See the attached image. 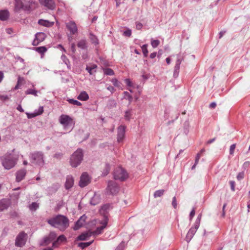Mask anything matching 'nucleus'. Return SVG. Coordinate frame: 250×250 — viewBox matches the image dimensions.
Instances as JSON below:
<instances>
[{
  "instance_id": "f257e3e1",
  "label": "nucleus",
  "mask_w": 250,
  "mask_h": 250,
  "mask_svg": "<svg viewBox=\"0 0 250 250\" xmlns=\"http://www.w3.org/2000/svg\"><path fill=\"white\" fill-rule=\"evenodd\" d=\"M48 224L62 231H64L69 226V220L64 215L58 214L47 220Z\"/></svg>"
},
{
  "instance_id": "f03ea898",
  "label": "nucleus",
  "mask_w": 250,
  "mask_h": 250,
  "mask_svg": "<svg viewBox=\"0 0 250 250\" xmlns=\"http://www.w3.org/2000/svg\"><path fill=\"white\" fill-rule=\"evenodd\" d=\"M83 150L78 148L70 156L69 163L71 166L75 168L80 166L83 160Z\"/></svg>"
},
{
  "instance_id": "7ed1b4c3",
  "label": "nucleus",
  "mask_w": 250,
  "mask_h": 250,
  "mask_svg": "<svg viewBox=\"0 0 250 250\" xmlns=\"http://www.w3.org/2000/svg\"><path fill=\"white\" fill-rule=\"evenodd\" d=\"M17 160V157L14 156L11 153H7L1 157L2 165L6 169H10L13 167L15 166Z\"/></svg>"
},
{
  "instance_id": "20e7f679",
  "label": "nucleus",
  "mask_w": 250,
  "mask_h": 250,
  "mask_svg": "<svg viewBox=\"0 0 250 250\" xmlns=\"http://www.w3.org/2000/svg\"><path fill=\"white\" fill-rule=\"evenodd\" d=\"M29 157L31 163L40 167L44 165V154L42 151H34L31 153Z\"/></svg>"
},
{
  "instance_id": "39448f33",
  "label": "nucleus",
  "mask_w": 250,
  "mask_h": 250,
  "mask_svg": "<svg viewBox=\"0 0 250 250\" xmlns=\"http://www.w3.org/2000/svg\"><path fill=\"white\" fill-rule=\"evenodd\" d=\"M113 176L115 180H118L120 181H125L127 179L128 174L124 168L119 167L114 169Z\"/></svg>"
},
{
  "instance_id": "423d86ee",
  "label": "nucleus",
  "mask_w": 250,
  "mask_h": 250,
  "mask_svg": "<svg viewBox=\"0 0 250 250\" xmlns=\"http://www.w3.org/2000/svg\"><path fill=\"white\" fill-rule=\"evenodd\" d=\"M59 122L65 128L68 127L73 128L75 125V122L73 119L67 115L62 114L61 115L59 118Z\"/></svg>"
},
{
  "instance_id": "0eeeda50",
  "label": "nucleus",
  "mask_w": 250,
  "mask_h": 250,
  "mask_svg": "<svg viewBox=\"0 0 250 250\" xmlns=\"http://www.w3.org/2000/svg\"><path fill=\"white\" fill-rule=\"evenodd\" d=\"M120 190V187L115 181L110 180L108 182L106 188L108 194L115 195L119 192Z\"/></svg>"
},
{
  "instance_id": "6e6552de",
  "label": "nucleus",
  "mask_w": 250,
  "mask_h": 250,
  "mask_svg": "<svg viewBox=\"0 0 250 250\" xmlns=\"http://www.w3.org/2000/svg\"><path fill=\"white\" fill-rule=\"evenodd\" d=\"M27 234L24 231H21L17 235L15 240V246L18 247H22L25 245Z\"/></svg>"
},
{
  "instance_id": "1a4fd4ad",
  "label": "nucleus",
  "mask_w": 250,
  "mask_h": 250,
  "mask_svg": "<svg viewBox=\"0 0 250 250\" xmlns=\"http://www.w3.org/2000/svg\"><path fill=\"white\" fill-rule=\"evenodd\" d=\"M108 221V218L106 214L104 215V219L103 220L101 223L102 226L97 227L96 229L93 231H91L92 235H98L101 234L103 232V229L106 227Z\"/></svg>"
},
{
  "instance_id": "9d476101",
  "label": "nucleus",
  "mask_w": 250,
  "mask_h": 250,
  "mask_svg": "<svg viewBox=\"0 0 250 250\" xmlns=\"http://www.w3.org/2000/svg\"><path fill=\"white\" fill-rule=\"evenodd\" d=\"M57 237V234L54 231L50 232L48 236L44 237L40 245L41 246H46L51 242L54 240Z\"/></svg>"
},
{
  "instance_id": "9b49d317",
  "label": "nucleus",
  "mask_w": 250,
  "mask_h": 250,
  "mask_svg": "<svg viewBox=\"0 0 250 250\" xmlns=\"http://www.w3.org/2000/svg\"><path fill=\"white\" fill-rule=\"evenodd\" d=\"M126 127L125 125H121L117 128V142L119 143H122L125 138Z\"/></svg>"
},
{
  "instance_id": "f8f14e48",
  "label": "nucleus",
  "mask_w": 250,
  "mask_h": 250,
  "mask_svg": "<svg viewBox=\"0 0 250 250\" xmlns=\"http://www.w3.org/2000/svg\"><path fill=\"white\" fill-rule=\"evenodd\" d=\"M90 181L89 175L86 172H83L81 176L79 185L81 188H84L88 185Z\"/></svg>"
},
{
  "instance_id": "ddd939ff",
  "label": "nucleus",
  "mask_w": 250,
  "mask_h": 250,
  "mask_svg": "<svg viewBox=\"0 0 250 250\" xmlns=\"http://www.w3.org/2000/svg\"><path fill=\"white\" fill-rule=\"evenodd\" d=\"M46 37V34L43 32L37 33L35 35V39L32 42L34 46L38 45L40 43L43 42Z\"/></svg>"
},
{
  "instance_id": "4468645a",
  "label": "nucleus",
  "mask_w": 250,
  "mask_h": 250,
  "mask_svg": "<svg viewBox=\"0 0 250 250\" xmlns=\"http://www.w3.org/2000/svg\"><path fill=\"white\" fill-rule=\"evenodd\" d=\"M87 218V216L83 214L81 216L80 218L75 222L74 226L73 227V229L74 230H77L79 229L83 225L84 223Z\"/></svg>"
},
{
  "instance_id": "2eb2a0df",
  "label": "nucleus",
  "mask_w": 250,
  "mask_h": 250,
  "mask_svg": "<svg viewBox=\"0 0 250 250\" xmlns=\"http://www.w3.org/2000/svg\"><path fill=\"white\" fill-rule=\"evenodd\" d=\"M66 27L72 35L75 34L78 32L77 26L74 21H70L66 23Z\"/></svg>"
},
{
  "instance_id": "dca6fc26",
  "label": "nucleus",
  "mask_w": 250,
  "mask_h": 250,
  "mask_svg": "<svg viewBox=\"0 0 250 250\" xmlns=\"http://www.w3.org/2000/svg\"><path fill=\"white\" fill-rule=\"evenodd\" d=\"M199 227L198 226L196 227L195 225H194V226L189 229L186 237V240L188 243H189L193 238Z\"/></svg>"
},
{
  "instance_id": "f3484780",
  "label": "nucleus",
  "mask_w": 250,
  "mask_h": 250,
  "mask_svg": "<svg viewBox=\"0 0 250 250\" xmlns=\"http://www.w3.org/2000/svg\"><path fill=\"white\" fill-rule=\"evenodd\" d=\"M27 171L25 169L22 168L17 171L16 173V181L17 182L21 181L26 176Z\"/></svg>"
},
{
  "instance_id": "a211bd4d",
  "label": "nucleus",
  "mask_w": 250,
  "mask_h": 250,
  "mask_svg": "<svg viewBox=\"0 0 250 250\" xmlns=\"http://www.w3.org/2000/svg\"><path fill=\"white\" fill-rule=\"evenodd\" d=\"M92 235L90 230L82 233L77 238V241H85Z\"/></svg>"
},
{
  "instance_id": "6ab92c4d",
  "label": "nucleus",
  "mask_w": 250,
  "mask_h": 250,
  "mask_svg": "<svg viewBox=\"0 0 250 250\" xmlns=\"http://www.w3.org/2000/svg\"><path fill=\"white\" fill-rule=\"evenodd\" d=\"M74 180L71 175H68L66 177V182L64 187L66 189H69L73 187L74 185Z\"/></svg>"
},
{
  "instance_id": "aec40b11",
  "label": "nucleus",
  "mask_w": 250,
  "mask_h": 250,
  "mask_svg": "<svg viewBox=\"0 0 250 250\" xmlns=\"http://www.w3.org/2000/svg\"><path fill=\"white\" fill-rule=\"evenodd\" d=\"M66 241V237L63 235H60L52 243V247L54 248H57L60 243Z\"/></svg>"
},
{
  "instance_id": "412c9836",
  "label": "nucleus",
  "mask_w": 250,
  "mask_h": 250,
  "mask_svg": "<svg viewBox=\"0 0 250 250\" xmlns=\"http://www.w3.org/2000/svg\"><path fill=\"white\" fill-rule=\"evenodd\" d=\"M40 3L50 9H53L55 8L54 2L52 0H39Z\"/></svg>"
},
{
  "instance_id": "4be33fe9",
  "label": "nucleus",
  "mask_w": 250,
  "mask_h": 250,
  "mask_svg": "<svg viewBox=\"0 0 250 250\" xmlns=\"http://www.w3.org/2000/svg\"><path fill=\"white\" fill-rule=\"evenodd\" d=\"M10 205V202L8 200L3 199L0 200V211L7 209Z\"/></svg>"
},
{
  "instance_id": "5701e85b",
  "label": "nucleus",
  "mask_w": 250,
  "mask_h": 250,
  "mask_svg": "<svg viewBox=\"0 0 250 250\" xmlns=\"http://www.w3.org/2000/svg\"><path fill=\"white\" fill-rule=\"evenodd\" d=\"M97 65L96 64H90V65H87L85 70L89 73L90 75H93L96 72Z\"/></svg>"
},
{
  "instance_id": "b1692460",
  "label": "nucleus",
  "mask_w": 250,
  "mask_h": 250,
  "mask_svg": "<svg viewBox=\"0 0 250 250\" xmlns=\"http://www.w3.org/2000/svg\"><path fill=\"white\" fill-rule=\"evenodd\" d=\"M110 205L109 204H104L101 207L100 210L101 214H103L104 219V215L106 214L108 217V210L109 209Z\"/></svg>"
},
{
  "instance_id": "393cba45",
  "label": "nucleus",
  "mask_w": 250,
  "mask_h": 250,
  "mask_svg": "<svg viewBox=\"0 0 250 250\" xmlns=\"http://www.w3.org/2000/svg\"><path fill=\"white\" fill-rule=\"evenodd\" d=\"M9 17V13L7 10H0V20L1 21H6Z\"/></svg>"
},
{
  "instance_id": "a878e982",
  "label": "nucleus",
  "mask_w": 250,
  "mask_h": 250,
  "mask_svg": "<svg viewBox=\"0 0 250 250\" xmlns=\"http://www.w3.org/2000/svg\"><path fill=\"white\" fill-rule=\"evenodd\" d=\"M77 99L81 101H86L89 99V96L86 91H83L78 96Z\"/></svg>"
},
{
  "instance_id": "bb28decb",
  "label": "nucleus",
  "mask_w": 250,
  "mask_h": 250,
  "mask_svg": "<svg viewBox=\"0 0 250 250\" xmlns=\"http://www.w3.org/2000/svg\"><path fill=\"white\" fill-rule=\"evenodd\" d=\"M77 46L83 50H87V45L86 41L84 39L81 40L77 43Z\"/></svg>"
},
{
  "instance_id": "cd10ccee",
  "label": "nucleus",
  "mask_w": 250,
  "mask_h": 250,
  "mask_svg": "<svg viewBox=\"0 0 250 250\" xmlns=\"http://www.w3.org/2000/svg\"><path fill=\"white\" fill-rule=\"evenodd\" d=\"M100 197L99 195L95 194L93 197L91 198L90 204L91 205L95 206L98 204L100 202Z\"/></svg>"
},
{
  "instance_id": "c85d7f7f",
  "label": "nucleus",
  "mask_w": 250,
  "mask_h": 250,
  "mask_svg": "<svg viewBox=\"0 0 250 250\" xmlns=\"http://www.w3.org/2000/svg\"><path fill=\"white\" fill-rule=\"evenodd\" d=\"M33 49L41 55H43L47 50V48L45 46L34 47Z\"/></svg>"
},
{
  "instance_id": "c756f323",
  "label": "nucleus",
  "mask_w": 250,
  "mask_h": 250,
  "mask_svg": "<svg viewBox=\"0 0 250 250\" xmlns=\"http://www.w3.org/2000/svg\"><path fill=\"white\" fill-rule=\"evenodd\" d=\"M89 39L90 40L91 43L94 44L95 45L99 44V40L98 39L97 37L93 33H90Z\"/></svg>"
},
{
  "instance_id": "7c9ffc66",
  "label": "nucleus",
  "mask_w": 250,
  "mask_h": 250,
  "mask_svg": "<svg viewBox=\"0 0 250 250\" xmlns=\"http://www.w3.org/2000/svg\"><path fill=\"white\" fill-rule=\"evenodd\" d=\"M38 24L45 27H49L51 25V22L47 20L40 19L38 21Z\"/></svg>"
},
{
  "instance_id": "2f4dec72",
  "label": "nucleus",
  "mask_w": 250,
  "mask_h": 250,
  "mask_svg": "<svg viewBox=\"0 0 250 250\" xmlns=\"http://www.w3.org/2000/svg\"><path fill=\"white\" fill-rule=\"evenodd\" d=\"M110 169L111 167L110 165L108 163H106L102 172V176L104 177L106 176L109 173Z\"/></svg>"
},
{
  "instance_id": "473e14b6",
  "label": "nucleus",
  "mask_w": 250,
  "mask_h": 250,
  "mask_svg": "<svg viewBox=\"0 0 250 250\" xmlns=\"http://www.w3.org/2000/svg\"><path fill=\"white\" fill-rule=\"evenodd\" d=\"M93 242V240L87 242H80L78 244V246L82 249H84L91 245Z\"/></svg>"
},
{
  "instance_id": "72a5a7b5",
  "label": "nucleus",
  "mask_w": 250,
  "mask_h": 250,
  "mask_svg": "<svg viewBox=\"0 0 250 250\" xmlns=\"http://www.w3.org/2000/svg\"><path fill=\"white\" fill-rule=\"evenodd\" d=\"M15 8L17 9H24V4L21 0H15Z\"/></svg>"
},
{
  "instance_id": "f704fd0d",
  "label": "nucleus",
  "mask_w": 250,
  "mask_h": 250,
  "mask_svg": "<svg viewBox=\"0 0 250 250\" xmlns=\"http://www.w3.org/2000/svg\"><path fill=\"white\" fill-rule=\"evenodd\" d=\"M165 190L164 189H159L157 190L154 193L153 196L154 198H157L162 196Z\"/></svg>"
},
{
  "instance_id": "c9c22d12",
  "label": "nucleus",
  "mask_w": 250,
  "mask_h": 250,
  "mask_svg": "<svg viewBox=\"0 0 250 250\" xmlns=\"http://www.w3.org/2000/svg\"><path fill=\"white\" fill-rule=\"evenodd\" d=\"M131 109L126 110L125 113V119L126 121H129L132 117Z\"/></svg>"
},
{
  "instance_id": "e433bc0d",
  "label": "nucleus",
  "mask_w": 250,
  "mask_h": 250,
  "mask_svg": "<svg viewBox=\"0 0 250 250\" xmlns=\"http://www.w3.org/2000/svg\"><path fill=\"white\" fill-rule=\"evenodd\" d=\"M117 103L115 100L110 99L108 101L107 106L110 108H113L116 106Z\"/></svg>"
},
{
  "instance_id": "4c0bfd02",
  "label": "nucleus",
  "mask_w": 250,
  "mask_h": 250,
  "mask_svg": "<svg viewBox=\"0 0 250 250\" xmlns=\"http://www.w3.org/2000/svg\"><path fill=\"white\" fill-rule=\"evenodd\" d=\"M104 74L108 76H113L114 75V71L110 68L104 69Z\"/></svg>"
},
{
  "instance_id": "58836bf2",
  "label": "nucleus",
  "mask_w": 250,
  "mask_h": 250,
  "mask_svg": "<svg viewBox=\"0 0 250 250\" xmlns=\"http://www.w3.org/2000/svg\"><path fill=\"white\" fill-rule=\"evenodd\" d=\"M61 59L64 62L65 64H66L67 67L70 69V62L69 60L67 58L66 56L65 55H62L61 56Z\"/></svg>"
},
{
  "instance_id": "ea45409f",
  "label": "nucleus",
  "mask_w": 250,
  "mask_h": 250,
  "mask_svg": "<svg viewBox=\"0 0 250 250\" xmlns=\"http://www.w3.org/2000/svg\"><path fill=\"white\" fill-rule=\"evenodd\" d=\"M67 101L70 104H72L73 105H76L77 106H81L82 105L81 103H80V102H79L78 101H77L76 100H74L73 99H69Z\"/></svg>"
},
{
  "instance_id": "a19ab883",
  "label": "nucleus",
  "mask_w": 250,
  "mask_h": 250,
  "mask_svg": "<svg viewBox=\"0 0 250 250\" xmlns=\"http://www.w3.org/2000/svg\"><path fill=\"white\" fill-rule=\"evenodd\" d=\"M147 47V44H145L143 45V46L141 47L142 52H143L144 56L145 57H147V55H148V51Z\"/></svg>"
},
{
  "instance_id": "79ce46f5",
  "label": "nucleus",
  "mask_w": 250,
  "mask_h": 250,
  "mask_svg": "<svg viewBox=\"0 0 250 250\" xmlns=\"http://www.w3.org/2000/svg\"><path fill=\"white\" fill-rule=\"evenodd\" d=\"M29 209L31 210H36L39 207V204L36 202H33L29 205Z\"/></svg>"
},
{
  "instance_id": "37998d69",
  "label": "nucleus",
  "mask_w": 250,
  "mask_h": 250,
  "mask_svg": "<svg viewBox=\"0 0 250 250\" xmlns=\"http://www.w3.org/2000/svg\"><path fill=\"white\" fill-rule=\"evenodd\" d=\"M179 71H180V66L175 65L174 68V72H173V77L174 78H177L178 77L179 74Z\"/></svg>"
},
{
  "instance_id": "c03bdc74",
  "label": "nucleus",
  "mask_w": 250,
  "mask_h": 250,
  "mask_svg": "<svg viewBox=\"0 0 250 250\" xmlns=\"http://www.w3.org/2000/svg\"><path fill=\"white\" fill-rule=\"evenodd\" d=\"M124 98L127 99L129 101V103H131L132 101V96L127 91H125L124 92Z\"/></svg>"
},
{
  "instance_id": "a18cd8bd",
  "label": "nucleus",
  "mask_w": 250,
  "mask_h": 250,
  "mask_svg": "<svg viewBox=\"0 0 250 250\" xmlns=\"http://www.w3.org/2000/svg\"><path fill=\"white\" fill-rule=\"evenodd\" d=\"M37 92H38V91L35 89H28L25 91V94L27 95L31 94V95H33L35 96H38Z\"/></svg>"
},
{
  "instance_id": "49530a36",
  "label": "nucleus",
  "mask_w": 250,
  "mask_h": 250,
  "mask_svg": "<svg viewBox=\"0 0 250 250\" xmlns=\"http://www.w3.org/2000/svg\"><path fill=\"white\" fill-rule=\"evenodd\" d=\"M160 42L158 40H151V44L153 48L157 47L160 44Z\"/></svg>"
},
{
  "instance_id": "de8ad7c7",
  "label": "nucleus",
  "mask_w": 250,
  "mask_h": 250,
  "mask_svg": "<svg viewBox=\"0 0 250 250\" xmlns=\"http://www.w3.org/2000/svg\"><path fill=\"white\" fill-rule=\"evenodd\" d=\"M182 61H183L182 57L180 55H178L177 56V60L176 61L175 65L180 66Z\"/></svg>"
},
{
  "instance_id": "09e8293b",
  "label": "nucleus",
  "mask_w": 250,
  "mask_h": 250,
  "mask_svg": "<svg viewBox=\"0 0 250 250\" xmlns=\"http://www.w3.org/2000/svg\"><path fill=\"white\" fill-rule=\"evenodd\" d=\"M131 30L127 28L123 33V35L125 37H130L131 35Z\"/></svg>"
},
{
  "instance_id": "8fccbe9b",
  "label": "nucleus",
  "mask_w": 250,
  "mask_h": 250,
  "mask_svg": "<svg viewBox=\"0 0 250 250\" xmlns=\"http://www.w3.org/2000/svg\"><path fill=\"white\" fill-rule=\"evenodd\" d=\"M26 114L28 119H31L38 116V114H37L35 111L33 113L26 112Z\"/></svg>"
},
{
  "instance_id": "3c124183",
  "label": "nucleus",
  "mask_w": 250,
  "mask_h": 250,
  "mask_svg": "<svg viewBox=\"0 0 250 250\" xmlns=\"http://www.w3.org/2000/svg\"><path fill=\"white\" fill-rule=\"evenodd\" d=\"M201 214H200L199 215H198V217H197L196 221L194 224L195 225L196 227H197V226L199 227L200 224V221H201Z\"/></svg>"
},
{
  "instance_id": "603ef678",
  "label": "nucleus",
  "mask_w": 250,
  "mask_h": 250,
  "mask_svg": "<svg viewBox=\"0 0 250 250\" xmlns=\"http://www.w3.org/2000/svg\"><path fill=\"white\" fill-rule=\"evenodd\" d=\"M111 82L115 86L119 87L120 86V83L116 78L112 79Z\"/></svg>"
},
{
  "instance_id": "864d4df0",
  "label": "nucleus",
  "mask_w": 250,
  "mask_h": 250,
  "mask_svg": "<svg viewBox=\"0 0 250 250\" xmlns=\"http://www.w3.org/2000/svg\"><path fill=\"white\" fill-rule=\"evenodd\" d=\"M63 156V154L61 152H57L54 155V158L58 159L61 160Z\"/></svg>"
},
{
  "instance_id": "5fc2aeb1",
  "label": "nucleus",
  "mask_w": 250,
  "mask_h": 250,
  "mask_svg": "<svg viewBox=\"0 0 250 250\" xmlns=\"http://www.w3.org/2000/svg\"><path fill=\"white\" fill-rule=\"evenodd\" d=\"M244 177V172L242 171L241 172H239L237 175V179L238 181H241L242 179H243Z\"/></svg>"
},
{
  "instance_id": "6e6d98bb",
  "label": "nucleus",
  "mask_w": 250,
  "mask_h": 250,
  "mask_svg": "<svg viewBox=\"0 0 250 250\" xmlns=\"http://www.w3.org/2000/svg\"><path fill=\"white\" fill-rule=\"evenodd\" d=\"M236 147V144H233L231 145L229 148V154L230 155H233L234 149Z\"/></svg>"
},
{
  "instance_id": "4d7b16f0",
  "label": "nucleus",
  "mask_w": 250,
  "mask_h": 250,
  "mask_svg": "<svg viewBox=\"0 0 250 250\" xmlns=\"http://www.w3.org/2000/svg\"><path fill=\"white\" fill-rule=\"evenodd\" d=\"M35 113L38 114V116L41 115L43 112V106H40L39 109L35 111Z\"/></svg>"
},
{
  "instance_id": "13d9d810",
  "label": "nucleus",
  "mask_w": 250,
  "mask_h": 250,
  "mask_svg": "<svg viewBox=\"0 0 250 250\" xmlns=\"http://www.w3.org/2000/svg\"><path fill=\"white\" fill-rule=\"evenodd\" d=\"M125 242H122L117 247L115 250H123L125 247Z\"/></svg>"
},
{
  "instance_id": "bf43d9fd",
  "label": "nucleus",
  "mask_w": 250,
  "mask_h": 250,
  "mask_svg": "<svg viewBox=\"0 0 250 250\" xmlns=\"http://www.w3.org/2000/svg\"><path fill=\"white\" fill-rule=\"evenodd\" d=\"M229 184L230 186L231 190L232 191H234L235 190V182L234 181H230Z\"/></svg>"
},
{
  "instance_id": "052dcab7",
  "label": "nucleus",
  "mask_w": 250,
  "mask_h": 250,
  "mask_svg": "<svg viewBox=\"0 0 250 250\" xmlns=\"http://www.w3.org/2000/svg\"><path fill=\"white\" fill-rule=\"evenodd\" d=\"M171 204L174 208H176L177 204L176 198L175 197H173Z\"/></svg>"
},
{
  "instance_id": "680f3d73",
  "label": "nucleus",
  "mask_w": 250,
  "mask_h": 250,
  "mask_svg": "<svg viewBox=\"0 0 250 250\" xmlns=\"http://www.w3.org/2000/svg\"><path fill=\"white\" fill-rule=\"evenodd\" d=\"M70 49L73 53V54H75L76 51V45L75 43H72L70 46Z\"/></svg>"
},
{
  "instance_id": "e2e57ef3",
  "label": "nucleus",
  "mask_w": 250,
  "mask_h": 250,
  "mask_svg": "<svg viewBox=\"0 0 250 250\" xmlns=\"http://www.w3.org/2000/svg\"><path fill=\"white\" fill-rule=\"evenodd\" d=\"M195 214V208H193L189 214V219L191 220Z\"/></svg>"
},
{
  "instance_id": "0e129e2a",
  "label": "nucleus",
  "mask_w": 250,
  "mask_h": 250,
  "mask_svg": "<svg viewBox=\"0 0 250 250\" xmlns=\"http://www.w3.org/2000/svg\"><path fill=\"white\" fill-rule=\"evenodd\" d=\"M143 24L140 22H136V28L137 30H141L142 28Z\"/></svg>"
},
{
  "instance_id": "69168bd1",
  "label": "nucleus",
  "mask_w": 250,
  "mask_h": 250,
  "mask_svg": "<svg viewBox=\"0 0 250 250\" xmlns=\"http://www.w3.org/2000/svg\"><path fill=\"white\" fill-rule=\"evenodd\" d=\"M107 89L110 91L111 93V94L113 93L116 89L114 88V87L111 85H109L107 87Z\"/></svg>"
},
{
  "instance_id": "338daca9",
  "label": "nucleus",
  "mask_w": 250,
  "mask_h": 250,
  "mask_svg": "<svg viewBox=\"0 0 250 250\" xmlns=\"http://www.w3.org/2000/svg\"><path fill=\"white\" fill-rule=\"evenodd\" d=\"M125 82L126 85L129 87H131L132 86V82L129 79H125Z\"/></svg>"
},
{
  "instance_id": "774afa93",
  "label": "nucleus",
  "mask_w": 250,
  "mask_h": 250,
  "mask_svg": "<svg viewBox=\"0 0 250 250\" xmlns=\"http://www.w3.org/2000/svg\"><path fill=\"white\" fill-rule=\"evenodd\" d=\"M227 206V203H225L223 205V208H222V213L221 214V216L222 217H224L225 216V208Z\"/></svg>"
}]
</instances>
